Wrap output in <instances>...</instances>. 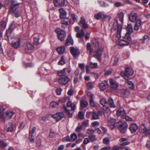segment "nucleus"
<instances>
[{"label":"nucleus","instance_id":"nucleus-1","mask_svg":"<svg viewBox=\"0 0 150 150\" xmlns=\"http://www.w3.org/2000/svg\"><path fill=\"white\" fill-rule=\"evenodd\" d=\"M2 108L3 109V107L1 106L0 108V119L2 120H4L6 119H10L14 114V113L12 111H7L4 114L3 110H2Z\"/></svg>","mask_w":150,"mask_h":150},{"label":"nucleus","instance_id":"nucleus-2","mask_svg":"<svg viewBox=\"0 0 150 150\" xmlns=\"http://www.w3.org/2000/svg\"><path fill=\"white\" fill-rule=\"evenodd\" d=\"M118 123L119 125H118V128L121 132L122 134L125 133L127 131L128 127V125L125 122L120 121Z\"/></svg>","mask_w":150,"mask_h":150},{"label":"nucleus","instance_id":"nucleus-3","mask_svg":"<svg viewBox=\"0 0 150 150\" xmlns=\"http://www.w3.org/2000/svg\"><path fill=\"white\" fill-rule=\"evenodd\" d=\"M127 30L128 32H127L124 37L125 39H126L129 41H130L131 38L130 36V35L131 34L132 32L133 31L132 27L130 24H128L127 27Z\"/></svg>","mask_w":150,"mask_h":150},{"label":"nucleus","instance_id":"nucleus-4","mask_svg":"<svg viewBox=\"0 0 150 150\" xmlns=\"http://www.w3.org/2000/svg\"><path fill=\"white\" fill-rule=\"evenodd\" d=\"M103 50V48H99L94 52L93 56L99 61L101 60V56L102 55Z\"/></svg>","mask_w":150,"mask_h":150},{"label":"nucleus","instance_id":"nucleus-5","mask_svg":"<svg viewBox=\"0 0 150 150\" xmlns=\"http://www.w3.org/2000/svg\"><path fill=\"white\" fill-rule=\"evenodd\" d=\"M56 32L57 34L59 40L62 41L64 39L66 36V34L65 31L62 30H56Z\"/></svg>","mask_w":150,"mask_h":150},{"label":"nucleus","instance_id":"nucleus-6","mask_svg":"<svg viewBox=\"0 0 150 150\" xmlns=\"http://www.w3.org/2000/svg\"><path fill=\"white\" fill-rule=\"evenodd\" d=\"M11 39L12 40L11 45L14 48H17L20 45V38H12Z\"/></svg>","mask_w":150,"mask_h":150},{"label":"nucleus","instance_id":"nucleus-7","mask_svg":"<svg viewBox=\"0 0 150 150\" xmlns=\"http://www.w3.org/2000/svg\"><path fill=\"white\" fill-rule=\"evenodd\" d=\"M69 80L70 79L68 76H65L59 78L58 82L60 84L65 85L67 83Z\"/></svg>","mask_w":150,"mask_h":150},{"label":"nucleus","instance_id":"nucleus-8","mask_svg":"<svg viewBox=\"0 0 150 150\" xmlns=\"http://www.w3.org/2000/svg\"><path fill=\"white\" fill-rule=\"evenodd\" d=\"M110 87L112 89H116L119 86V84L114 79H109Z\"/></svg>","mask_w":150,"mask_h":150},{"label":"nucleus","instance_id":"nucleus-9","mask_svg":"<svg viewBox=\"0 0 150 150\" xmlns=\"http://www.w3.org/2000/svg\"><path fill=\"white\" fill-rule=\"evenodd\" d=\"M71 23L70 19L68 18H64L61 21V23L62 24V27L65 28L67 25H69Z\"/></svg>","mask_w":150,"mask_h":150},{"label":"nucleus","instance_id":"nucleus-10","mask_svg":"<svg viewBox=\"0 0 150 150\" xmlns=\"http://www.w3.org/2000/svg\"><path fill=\"white\" fill-rule=\"evenodd\" d=\"M65 116V115L63 112L57 113L54 115H52V117L56 119L57 121L61 120L62 118L64 117Z\"/></svg>","mask_w":150,"mask_h":150},{"label":"nucleus","instance_id":"nucleus-11","mask_svg":"<svg viewBox=\"0 0 150 150\" xmlns=\"http://www.w3.org/2000/svg\"><path fill=\"white\" fill-rule=\"evenodd\" d=\"M36 130V127H33L32 129H30L29 130V138L30 140V142L33 143L35 140L33 136V134Z\"/></svg>","mask_w":150,"mask_h":150},{"label":"nucleus","instance_id":"nucleus-12","mask_svg":"<svg viewBox=\"0 0 150 150\" xmlns=\"http://www.w3.org/2000/svg\"><path fill=\"white\" fill-rule=\"evenodd\" d=\"M115 120L114 119L110 118L108 119V125L111 129H113L115 126Z\"/></svg>","mask_w":150,"mask_h":150},{"label":"nucleus","instance_id":"nucleus-13","mask_svg":"<svg viewBox=\"0 0 150 150\" xmlns=\"http://www.w3.org/2000/svg\"><path fill=\"white\" fill-rule=\"evenodd\" d=\"M102 112L100 110H99L97 112L93 111L92 112V118L93 120H96L99 118V115H102Z\"/></svg>","mask_w":150,"mask_h":150},{"label":"nucleus","instance_id":"nucleus-14","mask_svg":"<svg viewBox=\"0 0 150 150\" xmlns=\"http://www.w3.org/2000/svg\"><path fill=\"white\" fill-rule=\"evenodd\" d=\"M141 129L142 132L144 133L146 136H150V129H147L144 124L142 126Z\"/></svg>","mask_w":150,"mask_h":150},{"label":"nucleus","instance_id":"nucleus-15","mask_svg":"<svg viewBox=\"0 0 150 150\" xmlns=\"http://www.w3.org/2000/svg\"><path fill=\"white\" fill-rule=\"evenodd\" d=\"M137 15L134 13H132L129 14V20L132 22H135L137 18Z\"/></svg>","mask_w":150,"mask_h":150},{"label":"nucleus","instance_id":"nucleus-16","mask_svg":"<svg viewBox=\"0 0 150 150\" xmlns=\"http://www.w3.org/2000/svg\"><path fill=\"white\" fill-rule=\"evenodd\" d=\"M53 2L55 6L57 7L63 6L65 4L64 0H54Z\"/></svg>","mask_w":150,"mask_h":150},{"label":"nucleus","instance_id":"nucleus-17","mask_svg":"<svg viewBox=\"0 0 150 150\" xmlns=\"http://www.w3.org/2000/svg\"><path fill=\"white\" fill-rule=\"evenodd\" d=\"M138 127L136 123L132 124L129 127V129L132 133L135 132L138 129Z\"/></svg>","mask_w":150,"mask_h":150},{"label":"nucleus","instance_id":"nucleus-18","mask_svg":"<svg viewBox=\"0 0 150 150\" xmlns=\"http://www.w3.org/2000/svg\"><path fill=\"white\" fill-rule=\"evenodd\" d=\"M118 116H121L122 118H124V116L126 115L125 110L123 108H120L117 111Z\"/></svg>","mask_w":150,"mask_h":150},{"label":"nucleus","instance_id":"nucleus-19","mask_svg":"<svg viewBox=\"0 0 150 150\" xmlns=\"http://www.w3.org/2000/svg\"><path fill=\"white\" fill-rule=\"evenodd\" d=\"M119 141L121 143V146H125L129 144L130 142L128 141V139L125 138H121L120 139Z\"/></svg>","mask_w":150,"mask_h":150},{"label":"nucleus","instance_id":"nucleus-20","mask_svg":"<svg viewBox=\"0 0 150 150\" xmlns=\"http://www.w3.org/2000/svg\"><path fill=\"white\" fill-rule=\"evenodd\" d=\"M70 51L71 54L74 57L78 56L79 54V50L75 49L74 47H71Z\"/></svg>","mask_w":150,"mask_h":150},{"label":"nucleus","instance_id":"nucleus-21","mask_svg":"<svg viewBox=\"0 0 150 150\" xmlns=\"http://www.w3.org/2000/svg\"><path fill=\"white\" fill-rule=\"evenodd\" d=\"M19 4L16 2L15 1H13L11 6V10L14 11L19 8Z\"/></svg>","mask_w":150,"mask_h":150},{"label":"nucleus","instance_id":"nucleus-22","mask_svg":"<svg viewBox=\"0 0 150 150\" xmlns=\"http://www.w3.org/2000/svg\"><path fill=\"white\" fill-rule=\"evenodd\" d=\"M86 21L84 18L83 17H81L80 22L79 23V24L81 25V24L83 25V27L84 29H86L88 27V25L86 23Z\"/></svg>","mask_w":150,"mask_h":150},{"label":"nucleus","instance_id":"nucleus-23","mask_svg":"<svg viewBox=\"0 0 150 150\" xmlns=\"http://www.w3.org/2000/svg\"><path fill=\"white\" fill-rule=\"evenodd\" d=\"M108 86L107 81H105L101 83L99 85V88L101 90H104Z\"/></svg>","mask_w":150,"mask_h":150},{"label":"nucleus","instance_id":"nucleus-24","mask_svg":"<svg viewBox=\"0 0 150 150\" xmlns=\"http://www.w3.org/2000/svg\"><path fill=\"white\" fill-rule=\"evenodd\" d=\"M118 44L121 46H125L127 45L129 43V41L125 40H120L118 42Z\"/></svg>","mask_w":150,"mask_h":150},{"label":"nucleus","instance_id":"nucleus-25","mask_svg":"<svg viewBox=\"0 0 150 150\" xmlns=\"http://www.w3.org/2000/svg\"><path fill=\"white\" fill-rule=\"evenodd\" d=\"M122 29V27L121 25H117V37L118 38H120L121 37V32Z\"/></svg>","mask_w":150,"mask_h":150},{"label":"nucleus","instance_id":"nucleus-26","mask_svg":"<svg viewBox=\"0 0 150 150\" xmlns=\"http://www.w3.org/2000/svg\"><path fill=\"white\" fill-rule=\"evenodd\" d=\"M117 15L119 17V20L122 23H123L124 21V13L121 11H119L117 13Z\"/></svg>","mask_w":150,"mask_h":150},{"label":"nucleus","instance_id":"nucleus-27","mask_svg":"<svg viewBox=\"0 0 150 150\" xmlns=\"http://www.w3.org/2000/svg\"><path fill=\"white\" fill-rule=\"evenodd\" d=\"M126 74L132 76L133 74V71L131 67H127L125 69Z\"/></svg>","mask_w":150,"mask_h":150},{"label":"nucleus","instance_id":"nucleus-28","mask_svg":"<svg viewBox=\"0 0 150 150\" xmlns=\"http://www.w3.org/2000/svg\"><path fill=\"white\" fill-rule=\"evenodd\" d=\"M59 11L60 13V17L61 18H64L67 15V13L62 8L59 9Z\"/></svg>","mask_w":150,"mask_h":150},{"label":"nucleus","instance_id":"nucleus-29","mask_svg":"<svg viewBox=\"0 0 150 150\" xmlns=\"http://www.w3.org/2000/svg\"><path fill=\"white\" fill-rule=\"evenodd\" d=\"M73 40L71 35H69L66 41V45H73Z\"/></svg>","mask_w":150,"mask_h":150},{"label":"nucleus","instance_id":"nucleus-30","mask_svg":"<svg viewBox=\"0 0 150 150\" xmlns=\"http://www.w3.org/2000/svg\"><path fill=\"white\" fill-rule=\"evenodd\" d=\"M108 103L109 106L111 108H115L116 106L115 104L114 100L112 97H110L108 100Z\"/></svg>","mask_w":150,"mask_h":150},{"label":"nucleus","instance_id":"nucleus-31","mask_svg":"<svg viewBox=\"0 0 150 150\" xmlns=\"http://www.w3.org/2000/svg\"><path fill=\"white\" fill-rule=\"evenodd\" d=\"M121 94L125 97L127 98L129 96L130 92L128 90L123 89L121 91Z\"/></svg>","mask_w":150,"mask_h":150},{"label":"nucleus","instance_id":"nucleus-32","mask_svg":"<svg viewBox=\"0 0 150 150\" xmlns=\"http://www.w3.org/2000/svg\"><path fill=\"white\" fill-rule=\"evenodd\" d=\"M136 22L134 28V30H137L141 25L142 21L140 19H138L136 20Z\"/></svg>","mask_w":150,"mask_h":150},{"label":"nucleus","instance_id":"nucleus-33","mask_svg":"<svg viewBox=\"0 0 150 150\" xmlns=\"http://www.w3.org/2000/svg\"><path fill=\"white\" fill-rule=\"evenodd\" d=\"M93 46L96 48H98L99 46V43L98 40L96 38H93L91 41Z\"/></svg>","mask_w":150,"mask_h":150},{"label":"nucleus","instance_id":"nucleus-34","mask_svg":"<svg viewBox=\"0 0 150 150\" xmlns=\"http://www.w3.org/2000/svg\"><path fill=\"white\" fill-rule=\"evenodd\" d=\"M64 108L67 114L68 115L69 117H72L74 112L70 110H69L67 109L65 106L64 107Z\"/></svg>","mask_w":150,"mask_h":150},{"label":"nucleus","instance_id":"nucleus-35","mask_svg":"<svg viewBox=\"0 0 150 150\" xmlns=\"http://www.w3.org/2000/svg\"><path fill=\"white\" fill-rule=\"evenodd\" d=\"M66 69L64 68L62 70H58L57 71V74L59 76H63L66 74Z\"/></svg>","mask_w":150,"mask_h":150},{"label":"nucleus","instance_id":"nucleus-36","mask_svg":"<svg viewBox=\"0 0 150 150\" xmlns=\"http://www.w3.org/2000/svg\"><path fill=\"white\" fill-rule=\"evenodd\" d=\"M67 105L68 108L71 107L72 110H74L76 109V106L74 104H72L70 101L67 103Z\"/></svg>","mask_w":150,"mask_h":150},{"label":"nucleus","instance_id":"nucleus-37","mask_svg":"<svg viewBox=\"0 0 150 150\" xmlns=\"http://www.w3.org/2000/svg\"><path fill=\"white\" fill-rule=\"evenodd\" d=\"M84 31L83 29H82L80 31L77 32L76 34V36L78 38H81L84 36Z\"/></svg>","mask_w":150,"mask_h":150},{"label":"nucleus","instance_id":"nucleus-38","mask_svg":"<svg viewBox=\"0 0 150 150\" xmlns=\"http://www.w3.org/2000/svg\"><path fill=\"white\" fill-rule=\"evenodd\" d=\"M56 50L59 54H62L65 51V48L64 46H62L57 48Z\"/></svg>","mask_w":150,"mask_h":150},{"label":"nucleus","instance_id":"nucleus-39","mask_svg":"<svg viewBox=\"0 0 150 150\" xmlns=\"http://www.w3.org/2000/svg\"><path fill=\"white\" fill-rule=\"evenodd\" d=\"M128 40L129 42V43H130L131 46L134 45L136 46H138L139 45V42H138L136 40H134L132 41H131V39L130 41Z\"/></svg>","mask_w":150,"mask_h":150},{"label":"nucleus","instance_id":"nucleus-40","mask_svg":"<svg viewBox=\"0 0 150 150\" xmlns=\"http://www.w3.org/2000/svg\"><path fill=\"white\" fill-rule=\"evenodd\" d=\"M103 109L105 113H110L111 112L110 108L106 105L103 106Z\"/></svg>","mask_w":150,"mask_h":150},{"label":"nucleus","instance_id":"nucleus-41","mask_svg":"<svg viewBox=\"0 0 150 150\" xmlns=\"http://www.w3.org/2000/svg\"><path fill=\"white\" fill-rule=\"evenodd\" d=\"M127 83L128 85V86L129 88L131 89H134V83L130 81H128Z\"/></svg>","mask_w":150,"mask_h":150},{"label":"nucleus","instance_id":"nucleus-42","mask_svg":"<svg viewBox=\"0 0 150 150\" xmlns=\"http://www.w3.org/2000/svg\"><path fill=\"white\" fill-rule=\"evenodd\" d=\"M86 49L87 50L89 51L90 54L92 53L93 50L91 47V44L89 42L87 44Z\"/></svg>","mask_w":150,"mask_h":150},{"label":"nucleus","instance_id":"nucleus-43","mask_svg":"<svg viewBox=\"0 0 150 150\" xmlns=\"http://www.w3.org/2000/svg\"><path fill=\"white\" fill-rule=\"evenodd\" d=\"M12 31H13L9 29H8L7 30L5 36V38H6V39H7L8 38L9 36L10 35Z\"/></svg>","mask_w":150,"mask_h":150},{"label":"nucleus","instance_id":"nucleus-44","mask_svg":"<svg viewBox=\"0 0 150 150\" xmlns=\"http://www.w3.org/2000/svg\"><path fill=\"white\" fill-rule=\"evenodd\" d=\"M8 143L4 140H0V147L4 148L7 146Z\"/></svg>","mask_w":150,"mask_h":150},{"label":"nucleus","instance_id":"nucleus-45","mask_svg":"<svg viewBox=\"0 0 150 150\" xmlns=\"http://www.w3.org/2000/svg\"><path fill=\"white\" fill-rule=\"evenodd\" d=\"M59 65H63L66 63L65 60L64 56L61 57L60 60L58 62Z\"/></svg>","mask_w":150,"mask_h":150},{"label":"nucleus","instance_id":"nucleus-46","mask_svg":"<svg viewBox=\"0 0 150 150\" xmlns=\"http://www.w3.org/2000/svg\"><path fill=\"white\" fill-rule=\"evenodd\" d=\"M100 103L103 106L106 105V104L108 103L107 101L105 98H101L100 100Z\"/></svg>","mask_w":150,"mask_h":150},{"label":"nucleus","instance_id":"nucleus-47","mask_svg":"<svg viewBox=\"0 0 150 150\" xmlns=\"http://www.w3.org/2000/svg\"><path fill=\"white\" fill-rule=\"evenodd\" d=\"M59 104L58 102L53 101L50 104V106L53 108H55L57 107Z\"/></svg>","mask_w":150,"mask_h":150},{"label":"nucleus","instance_id":"nucleus-48","mask_svg":"<svg viewBox=\"0 0 150 150\" xmlns=\"http://www.w3.org/2000/svg\"><path fill=\"white\" fill-rule=\"evenodd\" d=\"M88 103L87 101L83 100L81 102L80 105L82 108H85L87 106Z\"/></svg>","mask_w":150,"mask_h":150},{"label":"nucleus","instance_id":"nucleus-49","mask_svg":"<svg viewBox=\"0 0 150 150\" xmlns=\"http://www.w3.org/2000/svg\"><path fill=\"white\" fill-rule=\"evenodd\" d=\"M110 138H109L107 137L104 138L103 140V143L106 145L108 144H109Z\"/></svg>","mask_w":150,"mask_h":150},{"label":"nucleus","instance_id":"nucleus-50","mask_svg":"<svg viewBox=\"0 0 150 150\" xmlns=\"http://www.w3.org/2000/svg\"><path fill=\"white\" fill-rule=\"evenodd\" d=\"M149 40V36L147 35H145L143 37V39H141L140 40L142 41L143 43H144L145 41H148Z\"/></svg>","mask_w":150,"mask_h":150},{"label":"nucleus","instance_id":"nucleus-51","mask_svg":"<svg viewBox=\"0 0 150 150\" xmlns=\"http://www.w3.org/2000/svg\"><path fill=\"white\" fill-rule=\"evenodd\" d=\"M13 129V125L12 123H10L9 124V126L7 128V131L8 132H12Z\"/></svg>","mask_w":150,"mask_h":150},{"label":"nucleus","instance_id":"nucleus-52","mask_svg":"<svg viewBox=\"0 0 150 150\" xmlns=\"http://www.w3.org/2000/svg\"><path fill=\"white\" fill-rule=\"evenodd\" d=\"M93 84L92 82H89L87 84V87L88 89H91L93 88Z\"/></svg>","mask_w":150,"mask_h":150},{"label":"nucleus","instance_id":"nucleus-53","mask_svg":"<svg viewBox=\"0 0 150 150\" xmlns=\"http://www.w3.org/2000/svg\"><path fill=\"white\" fill-rule=\"evenodd\" d=\"M90 141L92 142H93L96 141L97 139L96 136L95 135H90L88 136Z\"/></svg>","mask_w":150,"mask_h":150},{"label":"nucleus","instance_id":"nucleus-54","mask_svg":"<svg viewBox=\"0 0 150 150\" xmlns=\"http://www.w3.org/2000/svg\"><path fill=\"white\" fill-rule=\"evenodd\" d=\"M94 17L95 19L97 20H99L101 18V12H100L98 13L95 14Z\"/></svg>","mask_w":150,"mask_h":150},{"label":"nucleus","instance_id":"nucleus-55","mask_svg":"<svg viewBox=\"0 0 150 150\" xmlns=\"http://www.w3.org/2000/svg\"><path fill=\"white\" fill-rule=\"evenodd\" d=\"M89 67L90 68H96L98 66V64L97 63H93L91 62L89 64Z\"/></svg>","mask_w":150,"mask_h":150},{"label":"nucleus","instance_id":"nucleus-56","mask_svg":"<svg viewBox=\"0 0 150 150\" xmlns=\"http://www.w3.org/2000/svg\"><path fill=\"white\" fill-rule=\"evenodd\" d=\"M70 138L71 141L75 140L77 138V135L75 133H73L70 135Z\"/></svg>","mask_w":150,"mask_h":150},{"label":"nucleus","instance_id":"nucleus-57","mask_svg":"<svg viewBox=\"0 0 150 150\" xmlns=\"http://www.w3.org/2000/svg\"><path fill=\"white\" fill-rule=\"evenodd\" d=\"M94 132V130L92 129H87L86 130V134H93Z\"/></svg>","mask_w":150,"mask_h":150},{"label":"nucleus","instance_id":"nucleus-58","mask_svg":"<svg viewBox=\"0 0 150 150\" xmlns=\"http://www.w3.org/2000/svg\"><path fill=\"white\" fill-rule=\"evenodd\" d=\"M88 120L84 121L82 123V126L83 127H86L88 125Z\"/></svg>","mask_w":150,"mask_h":150},{"label":"nucleus","instance_id":"nucleus-59","mask_svg":"<svg viewBox=\"0 0 150 150\" xmlns=\"http://www.w3.org/2000/svg\"><path fill=\"white\" fill-rule=\"evenodd\" d=\"M27 46L28 50H32L33 49L34 47L33 45L30 43H28L27 44Z\"/></svg>","mask_w":150,"mask_h":150},{"label":"nucleus","instance_id":"nucleus-60","mask_svg":"<svg viewBox=\"0 0 150 150\" xmlns=\"http://www.w3.org/2000/svg\"><path fill=\"white\" fill-rule=\"evenodd\" d=\"M40 40L39 37L34 38V43L36 45L38 44Z\"/></svg>","mask_w":150,"mask_h":150},{"label":"nucleus","instance_id":"nucleus-61","mask_svg":"<svg viewBox=\"0 0 150 150\" xmlns=\"http://www.w3.org/2000/svg\"><path fill=\"white\" fill-rule=\"evenodd\" d=\"M108 16L105 14L104 13L101 12V19L105 20L108 18Z\"/></svg>","mask_w":150,"mask_h":150},{"label":"nucleus","instance_id":"nucleus-62","mask_svg":"<svg viewBox=\"0 0 150 150\" xmlns=\"http://www.w3.org/2000/svg\"><path fill=\"white\" fill-rule=\"evenodd\" d=\"M78 117L79 119H82L84 117V114L82 111L79 112L78 114Z\"/></svg>","mask_w":150,"mask_h":150},{"label":"nucleus","instance_id":"nucleus-63","mask_svg":"<svg viewBox=\"0 0 150 150\" xmlns=\"http://www.w3.org/2000/svg\"><path fill=\"white\" fill-rule=\"evenodd\" d=\"M62 91V89L60 88H57L56 90L57 94L58 95H60L61 94Z\"/></svg>","mask_w":150,"mask_h":150},{"label":"nucleus","instance_id":"nucleus-64","mask_svg":"<svg viewBox=\"0 0 150 150\" xmlns=\"http://www.w3.org/2000/svg\"><path fill=\"white\" fill-rule=\"evenodd\" d=\"M6 23L5 21L1 22V28L2 30H4L6 28Z\"/></svg>","mask_w":150,"mask_h":150}]
</instances>
